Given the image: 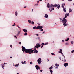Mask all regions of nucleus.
I'll return each mask as SVG.
<instances>
[{"label": "nucleus", "instance_id": "1", "mask_svg": "<svg viewBox=\"0 0 74 74\" xmlns=\"http://www.w3.org/2000/svg\"><path fill=\"white\" fill-rule=\"evenodd\" d=\"M22 51L24 53L25 51L26 53H28L29 55V54H31L33 53L34 52V50H32V49H26L24 47L22 46Z\"/></svg>", "mask_w": 74, "mask_h": 74}, {"label": "nucleus", "instance_id": "2", "mask_svg": "<svg viewBox=\"0 0 74 74\" xmlns=\"http://www.w3.org/2000/svg\"><path fill=\"white\" fill-rule=\"evenodd\" d=\"M58 4H55L54 5L52 4H49V3L47 4V7L49 8V10L50 12H52L54 10V7H57Z\"/></svg>", "mask_w": 74, "mask_h": 74}, {"label": "nucleus", "instance_id": "3", "mask_svg": "<svg viewBox=\"0 0 74 74\" xmlns=\"http://www.w3.org/2000/svg\"><path fill=\"white\" fill-rule=\"evenodd\" d=\"M65 18L64 16V18L62 20V23H63V25L64 27H65V26H67L69 25L68 23H66L67 22V20Z\"/></svg>", "mask_w": 74, "mask_h": 74}, {"label": "nucleus", "instance_id": "4", "mask_svg": "<svg viewBox=\"0 0 74 74\" xmlns=\"http://www.w3.org/2000/svg\"><path fill=\"white\" fill-rule=\"evenodd\" d=\"M37 62L39 64H40L41 63V58H39L37 60Z\"/></svg>", "mask_w": 74, "mask_h": 74}, {"label": "nucleus", "instance_id": "5", "mask_svg": "<svg viewBox=\"0 0 74 74\" xmlns=\"http://www.w3.org/2000/svg\"><path fill=\"white\" fill-rule=\"evenodd\" d=\"M53 68V67L51 66L49 68V70H50V71L51 73V74H52V73H53V71L52 70V69Z\"/></svg>", "mask_w": 74, "mask_h": 74}, {"label": "nucleus", "instance_id": "6", "mask_svg": "<svg viewBox=\"0 0 74 74\" xmlns=\"http://www.w3.org/2000/svg\"><path fill=\"white\" fill-rule=\"evenodd\" d=\"M40 46H41V45L39 43H37L36 44L35 47H36L37 48H38Z\"/></svg>", "mask_w": 74, "mask_h": 74}, {"label": "nucleus", "instance_id": "7", "mask_svg": "<svg viewBox=\"0 0 74 74\" xmlns=\"http://www.w3.org/2000/svg\"><path fill=\"white\" fill-rule=\"evenodd\" d=\"M35 68L36 69V70H40V67H39L38 65H36L35 66Z\"/></svg>", "mask_w": 74, "mask_h": 74}, {"label": "nucleus", "instance_id": "8", "mask_svg": "<svg viewBox=\"0 0 74 74\" xmlns=\"http://www.w3.org/2000/svg\"><path fill=\"white\" fill-rule=\"evenodd\" d=\"M69 15H70V13H66L65 16L64 18H67V16H69Z\"/></svg>", "mask_w": 74, "mask_h": 74}, {"label": "nucleus", "instance_id": "9", "mask_svg": "<svg viewBox=\"0 0 74 74\" xmlns=\"http://www.w3.org/2000/svg\"><path fill=\"white\" fill-rule=\"evenodd\" d=\"M68 65H69V63H65L64 64V66L65 67H67L68 66Z\"/></svg>", "mask_w": 74, "mask_h": 74}, {"label": "nucleus", "instance_id": "10", "mask_svg": "<svg viewBox=\"0 0 74 74\" xmlns=\"http://www.w3.org/2000/svg\"><path fill=\"white\" fill-rule=\"evenodd\" d=\"M43 26H40V29L39 30H40V31H43V29H42V28H43Z\"/></svg>", "mask_w": 74, "mask_h": 74}, {"label": "nucleus", "instance_id": "11", "mask_svg": "<svg viewBox=\"0 0 74 74\" xmlns=\"http://www.w3.org/2000/svg\"><path fill=\"white\" fill-rule=\"evenodd\" d=\"M45 18L47 19V18H48V15L47 14H46L45 15Z\"/></svg>", "mask_w": 74, "mask_h": 74}, {"label": "nucleus", "instance_id": "12", "mask_svg": "<svg viewBox=\"0 0 74 74\" xmlns=\"http://www.w3.org/2000/svg\"><path fill=\"white\" fill-rule=\"evenodd\" d=\"M34 53H38V51L37 50H34Z\"/></svg>", "mask_w": 74, "mask_h": 74}, {"label": "nucleus", "instance_id": "13", "mask_svg": "<svg viewBox=\"0 0 74 74\" xmlns=\"http://www.w3.org/2000/svg\"><path fill=\"white\" fill-rule=\"evenodd\" d=\"M23 31L25 32V33H27V29H23Z\"/></svg>", "mask_w": 74, "mask_h": 74}, {"label": "nucleus", "instance_id": "14", "mask_svg": "<svg viewBox=\"0 0 74 74\" xmlns=\"http://www.w3.org/2000/svg\"><path fill=\"white\" fill-rule=\"evenodd\" d=\"M72 11V10L71 9H69V13H70V12H71Z\"/></svg>", "mask_w": 74, "mask_h": 74}, {"label": "nucleus", "instance_id": "15", "mask_svg": "<svg viewBox=\"0 0 74 74\" xmlns=\"http://www.w3.org/2000/svg\"><path fill=\"white\" fill-rule=\"evenodd\" d=\"M62 52V49H60V51H59L58 53H61Z\"/></svg>", "mask_w": 74, "mask_h": 74}, {"label": "nucleus", "instance_id": "16", "mask_svg": "<svg viewBox=\"0 0 74 74\" xmlns=\"http://www.w3.org/2000/svg\"><path fill=\"white\" fill-rule=\"evenodd\" d=\"M65 5V3H63L62 5V7L64 8V6Z\"/></svg>", "mask_w": 74, "mask_h": 74}, {"label": "nucleus", "instance_id": "17", "mask_svg": "<svg viewBox=\"0 0 74 74\" xmlns=\"http://www.w3.org/2000/svg\"><path fill=\"white\" fill-rule=\"evenodd\" d=\"M60 8V5H58V6H57V10H59Z\"/></svg>", "mask_w": 74, "mask_h": 74}, {"label": "nucleus", "instance_id": "18", "mask_svg": "<svg viewBox=\"0 0 74 74\" xmlns=\"http://www.w3.org/2000/svg\"><path fill=\"white\" fill-rule=\"evenodd\" d=\"M15 15L16 16H18V12H17V11L15 12Z\"/></svg>", "mask_w": 74, "mask_h": 74}, {"label": "nucleus", "instance_id": "19", "mask_svg": "<svg viewBox=\"0 0 74 74\" xmlns=\"http://www.w3.org/2000/svg\"><path fill=\"white\" fill-rule=\"evenodd\" d=\"M20 33H21V31H18V32L17 34V36H18V35H19V34H20Z\"/></svg>", "mask_w": 74, "mask_h": 74}, {"label": "nucleus", "instance_id": "20", "mask_svg": "<svg viewBox=\"0 0 74 74\" xmlns=\"http://www.w3.org/2000/svg\"><path fill=\"white\" fill-rule=\"evenodd\" d=\"M19 65V63H18V64H16L15 65V67H18Z\"/></svg>", "mask_w": 74, "mask_h": 74}, {"label": "nucleus", "instance_id": "21", "mask_svg": "<svg viewBox=\"0 0 74 74\" xmlns=\"http://www.w3.org/2000/svg\"><path fill=\"white\" fill-rule=\"evenodd\" d=\"M1 65V67L2 68H3V69H4V65H3V64H2Z\"/></svg>", "mask_w": 74, "mask_h": 74}, {"label": "nucleus", "instance_id": "22", "mask_svg": "<svg viewBox=\"0 0 74 74\" xmlns=\"http://www.w3.org/2000/svg\"><path fill=\"white\" fill-rule=\"evenodd\" d=\"M37 29H40V26H38L37 27Z\"/></svg>", "mask_w": 74, "mask_h": 74}, {"label": "nucleus", "instance_id": "23", "mask_svg": "<svg viewBox=\"0 0 74 74\" xmlns=\"http://www.w3.org/2000/svg\"><path fill=\"white\" fill-rule=\"evenodd\" d=\"M59 19H60V22H62V21H63V19H62V18H60Z\"/></svg>", "mask_w": 74, "mask_h": 74}, {"label": "nucleus", "instance_id": "24", "mask_svg": "<svg viewBox=\"0 0 74 74\" xmlns=\"http://www.w3.org/2000/svg\"><path fill=\"white\" fill-rule=\"evenodd\" d=\"M24 35V36H27V33L26 32H25Z\"/></svg>", "mask_w": 74, "mask_h": 74}, {"label": "nucleus", "instance_id": "25", "mask_svg": "<svg viewBox=\"0 0 74 74\" xmlns=\"http://www.w3.org/2000/svg\"><path fill=\"white\" fill-rule=\"evenodd\" d=\"M36 49H37V47H36V46L35 47H34V50H36Z\"/></svg>", "mask_w": 74, "mask_h": 74}, {"label": "nucleus", "instance_id": "26", "mask_svg": "<svg viewBox=\"0 0 74 74\" xmlns=\"http://www.w3.org/2000/svg\"><path fill=\"white\" fill-rule=\"evenodd\" d=\"M28 22H29V23H31V21H30V20H28Z\"/></svg>", "mask_w": 74, "mask_h": 74}, {"label": "nucleus", "instance_id": "27", "mask_svg": "<svg viewBox=\"0 0 74 74\" xmlns=\"http://www.w3.org/2000/svg\"><path fill=\"white\" fill-rule=\"evenodd\" d=\"M69 38H68L66 39L65 40V41H69Z\"/></svg>", "mask_w": 74, "mask_h": 74}, {"label": "nucleus", "instance_id": "28", "mask_svg": "<svg viewBox=\"0 0 74 74\" xmlns=\"http://www.w3.org/2000/svg\"><path fill=\"white\" fill-rule=\"evenodd\" d=\"M71 43L72 44H74V41H71Z\"/></svg>", "mask_w": 74, "mask_h": 74}, {"label": "nucleus", "instance_id": "29", "mask_svg": "<svg viewBox=\"0 0 74 74\" xmlns=\"http://www.w3.org/2000/svg\"><path fill=\"white\" fill-rule=\"evenodd\" d=\"M37 27H36V26L34 27H33V29H37Z\"/></svg>", "mask_w": 74, "mask_h": 74}, {"label": "nucleus", "instance_id": "30", "mask_svg": "<svg viewBox=\"0 0 74 74\" xmlns=\"http://www.w3.org/2000/svg\"><path fill=\"white\" fill-rule=\"evenodd\" d=\"M63 8V11H64V12H66V8Z\"/></svg>", "mask_w": 74, "mask_h": 74}, {"label": "nucleus", "instance_id": "31", "mask_svg": "<svg viewBox=\"0 0 74 74\" xmlns=\"http://www.w3.org/2000/svg\"><path fill=\"white\" fill-rule=\"evenodd\" d=\"M31 23L32 25H34V23L33 21H32L31 22Z\"/></svg>", "mask_w": 74, "mask_h": 74}, {"label": "nucleus", "instance_id": "32", "mask_svg": "<svg viewBox=\"0 0 74 74\" xmlns=\"http://www.w3.org/2000/svg\"><path fill=\"white\" fill-rule=\"evenodd\" d=\"M66 45H69V43H66L65 44Z\"/></svg>", "mask_w": 74, "mask_h": 74}, {"label": "nucleus", "instance_id": "33", "mask_svg": "<svg viewBox=\"0 0 74 74\" xmlns=\"http://www.w3.org/2000/svg\"><path fill=\"white\" fill-rule=\"evenodd\" d=\"M71 52V53H74V50H72Z\"/></svg>", "mask_w": 74, "mask_h": 74}, {"label": "nucleus", "instance_id": "34", "mask_svg": "<svg viewBox=\"0 0 74 74\" xmlns=\"http://www.w3.org/2000/svg\"><path fill=\"white\" fill-rule=\"evenodd\" d=\"M34 5H35V6H36L37 5V6H38V4H35Z\"/></svg>", "mask_w": 74, "mask_h": 74}, {"label": "nucleus", "instance_id": "35", "mask_svg": "<svg viewBox=\"0 0 74 74\" xmlns=\"http://www.w3.org/2000/svg\"><path fill=\"white\" fill-rule=\"evenodd\" d=\"M51 54L52 55H55V54H54V53H51Z\"/></svg>", "mask_w": 74, "mask_h": 74}, {"label": "nucleus", "instance_id": "36", "mask_svg": "<svg viewBox=\"0 0 74 74\" xmlns=\"http://www.w3.org/2000/svg\"><path fill=\"white\" fill-rule=\"evenodd\" d=\"M21 63L22 64H24V62H23V61H22L21 62Z\"/></svg>", "mask_w": 74, "mask_h": 74}, {"label": "nucleus", "instance_id": "37", "mask_svg": "<svg viewBox=\"0 0 74 74\" xmlns=\"http://www.w3.org/2000/svg\"><path fill=\"white\" fill-rule=\"evenodd\" d=\"M44 43H42V44H41L40 45H42V46H43V45H44Z\"/></svg>", "mask_w": 74, "mask_h": 74}, {"label": "nucleus", "instance_id": "38", "mask_svg": "<svg viewBox=\"0 0 74 74\" xmlns=\"http://www.w3.org/2000/svg\"><path fill=\"white\" fill-rule=\"evenodd\" d=\"M19 44H20V45H21L22 44V43H21V42H18Z\"/></svg>", "mask_w": 74, "mask_h": 74}, {"label": "nucleus", "instance_id": "39", "mask_svg": "<svg viewBox=\"0 0 74 74\" xmlns=\"http://www.w3.org/2000/svg\"><path fill=\"white\" fill-rule=\"evenodd\" d=\"M33 64V62H32V61H31L30 62V64H31V65H32V64Z\"/></svg>", "mask_w": 74, "mask_h": 74}, {"label": "nucleus", "instance_id": "40", "mask_svg": "<svg viewBox=\"0 0 74 74\" xmlns=\"http://www.w3.org/2000/svg\"><path fill=\"white\" fill-rule=\"evenodd\" d=\"M12 45H10V47H11V48H12Z\"/></svg>", "mask_w": 74, "mask_h": 74}, {"label": "nucleus", "instance_id": "41", "mask_svg": "<svg viewBox=\"0 0 74 74\" xmlns=\"http://www.w3.org/2000/svg\"><path fill=\"white\" fill-rule=\"evenodd\" d=\"M26 61H24V64H26Z\"/></svg>", "mask_w": 74, "mask_h": 74}, {"label": "nucleus", "instance_id": "42", "mask_svg": "<svg viewBox=\"0 0 74 74\" xmlns=\"http://www.w3.org/2000/svg\"><path fill=\"white\" fill-rule=\"evenodd\" d=\"M40 72H42V71H43V70H40Z\"/></svg>", "mask_w": 74, "mask_h": 74}, {"label": "nucleus", "instance_id": "43", "mask_svg": "<svg viewBox=\"0 0 74 74\" xmlns=\"http://www.w3.org/2000/svg\"><path fill=\"white\" fill-rule=\"evenodd\" d=\"M41 48H42L43 47V46H41V47H40Z\"/></svg>", "mask_w": 74, "mask_h": 74}, {"label": "nucleus", "instance_id": "44", "mask_svg": "<svg viewBox=\"0 0 74 74\" xmlns=\"http://www.w3.org/2000/svg\"><path fill=\"white\" fill-rule=\"evenodd\" d=\"M69 1H72V0H68Z\"/></svg>", "mask_w": 74, "mask_h": 74}, {"label": "nucleus", "instance_id": "45", "mask_svg": "<svg viewBox=\"0 0 74 74\" xmlns=\"http://www.w3.org/2000/svg\"><path fill=\"white\" fill-rule=\"evenodd\" d=\"M46 45H48V42L46 43Z\"/></svg>", "mask_w": 74, "mask_h": 74}, {"label": "nucleus", "instance_id": "46", "mask_svg": "<svg viewBox=\"0 0 74 74\" xmlns=\"http://www.w3.org/2000/svg\"><path fill=\"white\" fill-rule=\"evenodd\" d=\"M7 64V63H4V66H5V64Z\"/></svg>", "mask_w": 74, "mask_h": 74}, {"label": "nucleus", "instance_id": "47", "mask_svg": "<svg viewBox=\"0 0 74 74\" xmlns=\"http://www.w3.org/2000/svg\"><path fill=\"white\" fill-rule=\"evenodd\" d=\"M62 56H64V58H65V56H64V54H63Z\"/></svg>", "mask_w": 74, "mask_h": 74}, {"label": "nucleus", "instance_id": "48", "mask_svg": "<svg viewBox=\"0 0 74 74\" xmlns=\"http://www.w3.org/2000/svg\"><path fill=\"white\" fill-rule=\"evenodd\" d=\"M39 1H37V3H39Z\"/></svg>", "mask_w": 74, "mask_h": 74}, {"label": "nucleus", "instance_id": "49", "mask_svg": "<svg viewBox=\"0 0 74 74\" xmlns=\"http://www.w3.org/2000/svg\"><path fill=\"white\" fill-rule=\"evenodd\" d=\"M38 40H40V38H39V37H38Z\"/></svg>", "mask_w": 74, "mask_h": 74}, {"label": "nucleus", "instance_id": "50", "mask_svg": "<svg viewBox=\"0 0 74 74\" xmlns=\"http://www.w3.org/2000/svg\"><path fill=\"white\" fill-rule=\"evenodd\" d=\"M15 26V24H14V25H12V26Z\"/></svg>", "mask_w": 74, "mask_h": 74}, {"label": "nucleus", "instance_id": "51", "mask_svg": "<svg viewBox=\"0 0 74 74\" xmlns=\"http://www.w3.org/2000/svg\"><path fill=\"white\" fill-rule=\"evenodd\" d=\"M55 65H56V66H57V63H56Z\"/></svg>", "mask_w": 74, "mask_h": 74}, {"label": "nucleus", "instance_id": "52", "mask_svg": "<svg viewBox=\"0 0 74 74\" xmlns=\"http://www.w3.org/2000/svg\"><path fill=\"white\" fill-rule=\"evenodd\" d=\"M64 62H66V59H65V58H64Z\"/></svg>", "mask_w": 74, "mask_h": 74}, {"label": "nucleus", "instance_id": "53", "mask_svg": "<svg viewBox=\"0 0 74 74\" xmlns=\"http://www.w3.org/2000/svg\"><path fill=\"white\" fill-rule=\"evenodd\" d=\"M61 55H63V53H62V52L61 53Z\"/></svg>", "mask_w": 74, "mask_h": 74}, {"label": "nucleus", "instance_id": "54", "mask_svg": "<svg viewBox=\"0 0 74 74\" xmlns=\"http://www.w3.org/2000/svg\"><path fill=\"white\" fill-rule=\"evenodd\" d=\"M36 36H39L38 34H36Z\"/></svg>", "mask_w": 74, "mask_h": 74}, {"label": "nucleus", "instance_id": "55", "mask_svg": "<svg viewBox=\"0 0 74 74\" xmlns=\"http://www.w3.org/2000/svg\"><path fill=\"white\" fill-rule=\"evenodd\" d=\"M17 26L18 27V28H20V27H19V26L17 25Z\"/></svg>", "mask_w": 74, "mask_h": 74}, {"label": "nucleus", "instance_id": "56", "mask_svg": "<svg viewBox=\"0 0 74 74\" xmlns=\"http://www.w3.org/2000/svg\"><path fill=\"white\" fill-rule=\"evenodd\" d=\"M46 45V43H45L43 45Z\"/></svg>", "mask_w": 74, "mask_h": 74}, {"label": "nucleus", "instance_id": "57", "mask_svg": "<svg viewBox=\"0 0 74 74\" xmlns=\"http://www.w3.org/2000/svg\"><path fill=\"white\" fill-rule=\"evenodd\" d=\"M48 61H49V60L48 59L47 60V62H48Z\"/></svg>", "mask_w": 74, "mask_h": 74}, {"label": "nucleus", "instance_id": "58", "mask_svg": "<svg viewBox=\"0 0 74 74\" xmlns=\"http://www.w3.org/2000/svg\"><path fill=\"white\" fill-rule=\"evenodd\" d=\"M12 57L11 56L10 57V59H12Z\"/></svg>", "mask_w": 74, "mask_h": 74}, {"label": "nucleus", "instance_id": "59", "mask_svg": "<svg viewBox=\"0 0 74 74\" xmlns=\"http://www.w3.org/2000/svg\"><path fill=\"white\" fill-rule=\"evenodd\" d=\"M13 66L15 67V64H13Z\"/></svg>", "mask_w": 74, "mask_h": 74}, {"label": "nucleus", "instance_id": "60", "mask_svg": "<svg viewBox=\"0 0 74 74\" xmlns=\"http://www.w3.org/2000/svg\"><path fill=\"white\" fill-rule=\"evenodd\" d=\"M39 1H42V0H39Z\"/></svg>", "mask_w": 74, "mask_h": 74}, {"label": "nucleus", "instance_id": "61", "mask_svg": "<svg viewBox=\"0 0 74 74\" xmlns=\"http://www.w3.org/2000/svg\"><path fill=\"white\" fill-rule=\"evenodd\" d=\"M57 66H59V64H58L57 65Z\"/></svg>", "mask_w": 74, "mask_h": 74}, {"label": "nucleus", "instance_id": "62", "mask_svg": "<svg viewBox=\"0 0 74 74\" xmlns=\"http://www.w3.org/2000/svg\"><path fill=\"white\" fill-rule=\"evenodd\" d=\"M14 37H15V38H16V36H14Z\"/></svg>", "mask_w": 74, "mask_h": 74}, {"label": "nucleus", "instance_id": "63", "mask_svg": "<svg viewBox=\"0 0 74 74\" xmlns=\"http://www.w3.org/2000/svg\"><path fill=\"white\" fill-rule=\"evenodd\" d=\"M57 68V69H58V67L57 66L56 67V69Z\"/></svg>", "mask_w": 74, "mask_h": 74}, {"label": "nucleus", "instance_id": "64", "mask_svg": "<svg viewBox=\"0 0 74 74\" xmlns=\"http://www.w3.org/2000/svg\"><path fill=\"white\" fill-rule=\"evenodd\" d=\"M24 8H26V6H24Z\"/></svg>", "mask_w": 74, "mask_h": 74}]
</instances>
